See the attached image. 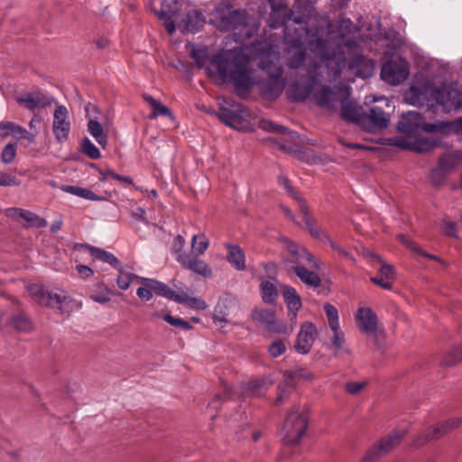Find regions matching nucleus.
Returning <instances> with one entry per match:
<instances>
[{
    "label": "nucleus",
    "mask_w": 462,
    "mask_h": 462,
    "mask_svg": "<svg viewBox=\"0 0 462 462\" xmlns=\"http://www.w3.org/2000/svg\"><path fill=\"white\" fill-rule=\"evenodd\" d=\"M208 71L223 83H232L238 94L249 91L256 83L263 97L275 100L284 89L280 53L260 42L221 51L209 59Z\"/></svg>",
    "instance_id": "1"
},
{
    "label": "nucleus",
    "mask_w": 462,
    "mask_h": 462,
    "mask_svg": "<svg viewBox=\"0 0 462 462\" xmlns=\"http://www.w3.org/2000/svg\"><path fill=\"white\" fill-rule=\"evenodd\" d=\"M271 6V27L279 28L284 25L283 57L290 69L302 67L307 58V40L311 51L317 52L321 61L333 74H339L345 68L346 59L341 46L330 51L328 42L318 32L310 33L308 27L312 14V7L308 5H293L289 11L282 3L269 0Z\"/></svg>",
    "instance_id": "2"
},
{
    "label": "nucleus",
    "mask_w": 462,
    "mask_h": 462,
    "mask_svg": "<svg viewBox=\"0 0 462 462\" xmlns=\"http://www.w3.org/2000/svg\"><path fill=\"white\" fill-rule=\"evenodd\" d=\"M213 14L221 31L238 29L245 25L247 22L246 12L241 9H233L228 2L218 4Z\"/></svg>",
    "instance_id": "3"
},
{
    "label": "nucleus",
    "mask_w": 462,
    "mask_h": 462,
    "mask_svg": "<svg viewBox=\"0 0 462 462\" xmlns=\"http://www.w3.org/2000/svg\"><path fill=\"white\" fill-rule=\"evenodd\" d=\"M434 105H439L445 112L457 111L462 107V91L453 83H442L439 87H431Z\"/></svg>",
    "instance_id": "4"
},
{
    "label": "nucleus",
    "mask_w": 462,
    "mask_h": 462,
    "mask_svg": "<svg viewBox=\"0 0 462 462\" xmlns=\"http://www.w3.org/2000/svg\"><path fill=\"white\" fill-rule=\"evenodd\" d=\"M308 427V417L305 412L292 411L284 421L282 440L285 444H299Z\"/></svg>",
    "instance_id": "5"
},
{
    "label": "nucleus",
    "mask_w": 462,
    "mask_h": 462,
    "mask_svg": "<svg viewBox=\"0 0 462 462\" xmlns=\"http://www.w3.org/2000/svg\"><path fill=\"white\" fill-rule=\"evenodd\" d=\"M319 69V67L315 64L309 69V77L306 83L299 81L291 83L287 90L288 97L291 101L303 102L313 93L315 88L321 83L323 79Z\"/></svg>",
    "instance_id": "6"
},
{
    "label": "nucleus",
    "mask_w": 462,
    "mask_h": 462,
    "mask_svg": "<svg viewBox=\"0 0 462 462\" xmlns=\"http://www.w3.org/2000/svg\"><path fill=\"white\" fill-rule=\"evenodd\" d=\"M408 434L407 430H397L391 432L385 438L379 440L373 446L363 457V462H373L378 457L387 454L389 451L398 447L402 439Z\"/></svg>",
    "instance_id": "7"
},
{
    "label": "nucleus",
    "mask_w": 462,
    "mask_h": 462,
    "mask_svg": "<svg viewBox=\"0 0 462 462\" xmlns=\"http://www.w3.org/2000/svg\"><path fill=\"white\" fill-rule=\"evenodd\" d=\"M286 250L291 258L284 259L283 263L289 271H292L293 265L303 264V261H306L310 264V267L315 271H319L321 269L320 260L316 258L304 246L290 241L286 245Z\"/></svg>",
    "instance_id": "8"
},
{
    "label": "nucleus",
    "mask_w": 462,
    "mask_h": 462,
    "mask_svg": "<svg viewBox=\"0 0 462 462\" xmlns=\"http://www.w3.org/2000/svg\"><path fill=\"white\" fill-rule=\"evenodd\" d=\"M390 113L380 105H373L364 114L361 128L366 132H375L387 128L390 123Z\"/></svg>",
    "instance_id": "9"
},
{
    "label": "nucleus",
    "mask_w": 462,
    "mask_h": 462,
    "mask_svg": "<svg viewBox=\"0 0 462 462\" xmlns=\"http://www.w3.org/2000/svg\"><path fill=\"white\" fill-rule=\"evenodd\" d=\"M361 30L355 25L350 18L341 16L337 23V37L345 47L349 50H356L359 44Z\"/></svg>",
    "instance_id": "10"
},
{
    "label": "nucleus",
    "mask_w": 462,
    "mask_h": 462,
    "mask_svg": "<svg viewBox=\"0 0 462 462\" xmlns=\"http://www.w3.org/2000/svg\"><path fill=\"white\" fill-rule=\"evenodd\" d=\"M340 88L337 86L329 87L327 85L320 86L319 88L313 90V99L320 107L329 110H337L341 100Z\"/></svg>",
    "instance_id": "11"
},
{
    "label": "nucleus",
    "mask_w": 462,
    "mask_h": 462,
    "mask_svg": "<svg viewBox=\"0 0 462 462\" xmlns=\"http://www.w3.org/2000/svg\"><path fill=\"white\" fill-rule=\"evenodd\" d=\"M30 294L35 298L39 304L51 308L62 310V304L66 301L67 297L59 293L48 291L43 286L32 284L28 288Z\"/></svg>",
    "instance_id": "12"
},
{
    "label": "nucleus",
    "mask_w": 462,
    "mask_h": 462,
    "mask_svg": "<svg viewBox=\"0 0 462 462\" xmlns=\"http://www.w3.org/2000/svg\"><path fill=\"white\" fill-rule=\"evenodd\" d=\"M409 72V66L406 62L388 61L382 67L381 79L390 85L397 86L408 78Z\"/></svg>",
    "instance_id": "13"
},
{
    "label": "nucleus",
    "mask_w": 462,
    "mask_h": 462,
    "mask_svg": "<svg viewBox=\"0 0 462 462\" xmlns=\"http://www.w3.org/2000/svg\"><path fill=\"white\" fill-rule=\"evenodd\" d=\"M318 336L316 326L312 322H304L297 334L294 349L300 355H307Z\"/></svg>",
    "instance_id": "14"
},
{
    "label": "nucleus",
    "mask_w": 462,
    "mask_h": 462,
    "mask_svg": "<svg viewBox=\"0 0 462 462\" xmlns=\"http://www.w3.org/2000/svg\"><path fill=\"white\" fill-rule=\"evenodd\" d=\"M52 132L59 143H63L69 138L70 123L68 119V110L64 106H58L54 112Z\"/></svg>",
    "instance_id": "15"
},
{
    "label": "nucleus",
    "mask_w": 462,
    "mask_h": 462,
    "mask_svg": "<svg viewBox=\"0 0 462 462\" xmlns=\"http://www.w3.org/2000/svg\"><path fill=\"white\" fill-rule=\"evenodd\" d=\"M356 321L358 328L365 334H375L378 328L376 313L369 307H361L356 313Z\"/></svg>",
    "instance_id": "16"
},
{
    "label": "nucleus",
    "mask_w": 462,
    "mask_h": 462,
    "mask_svg": "<svg viewBox=\"0 0 462 462\" xmlns=\"http://www.w3.org/2000/svg\"><path fill=\"white\" fill-rule=\"evenodd\" d=\"M304 377L310 379L312 377L311 374H303L301 370L285 371L282 375V382L278 386V393L276 403L281 404L289 395L290 390L295 386V381Z\"/></svg>",
    "instance_id": "17"
},
{
    "label": "nucleus",
    "mask_w": 462,
    "mask_h": 462,
    "mask_svg": "<svg viewBox=\"0 0 462 462\" xmlns=\"http://www.w3.org/2000/svg\"><path fill=\"white\" fill-rule=\"evenodd\" d=\"M178 263L184 269L190 270L204 278H209L212 276V271L208 264L201 260L197 254H189V255H180L178 257Z\"/></svg>",
    "instance_id": "18"
},
{
    "label": "nucleus",
    "mask_w": 462,
    "mask_h": 462,
    "mask_svg": "<svg viewBox=\"0 0 462 462\" xmlns=\"http://www.w3.org/2000/svg\"><path fill=\"white\" fill-rule=\"evenodd\" d=\"M405 99L411 106L422 107L424 106H433V99L431 97V88L428 90L427 88H422L418 86H411L405 93Z\"/></svg>",
    "instance_id": "19"
},
{
    "label": "nucleus",
    "mask_w": 462,
    "mask_h": 462,
    "mask_svg": "<svg viewBox=\"0 0 462 462\" xmlns=\"http://www.w3.org/2000/svg\"><path fill=\"white\" fill-rule=\"evenodd\" d=\"M339 104L341 105V117L345 121L355 123L361 127V121L365 114L363 106L355 101L346 100L343 97Z\"/></svg>",
    "instance_id": "20"
},
{
    "label": "nucleus",
    "mask_w": 462,
    "mask_h": 462,
    "mask_svg": "<svg viewBox=\"0 0 462 462\" xmlns=\"http://www.w3.org/2000/svg\"><path fill=\"white\" fill-rule=\"evenodd\" d=\"M348 69L356 77L367 79L374 73V64L364 55L356 54L351 59Z\"/></svg>",
    "instance_id": "21"
},
{
    "label": "nucleus",
    "mask_w": 462,
    "mask_h": 462,
    "mask_svg": "<svg viewBox=\"0 0 462 462\" xmlns=\"http://www.w3.org/2000/svg\"><path fill=\"white\" fill-rule=\"evenodd\" d=\"M176 2L172 0H163L160 10L156 13L160 20L163 21V25L169 32L172 34L176 30L174 16L177 14Z\"/></svg>",
    "instance_id": "22"
},
{
    "label": "nucleus",
    "mask_w": 462,
    "mask_h": 462,
    "mask_svg": "<svg viewBox=\"0 0 462 462\" xmlns=\"http://www.w3.org/2000/svg\"><path fill=\"white\" fill-rule=\"evenodd\" d=\"M143 285L152 288L153 292L161 297L166 298L171 301L178 303L180 291L173 290L166 283L151 278H140Z\"/></svg>",
    "instance_id": "23"
},
{
    "label": "nucleus",
    "mask_w": 462,
    "mask_h": 462,
    "mask_svg": "<svg viewBox=\"0 0 462 462\" xmlns=\"http://www.w3.org/2000/svg\"><path fill=\"white\" fill-rule=\"evenodd\" d=\"M230 107L222 106L217 112L218 118L226 125L236 127L243 120L241 106L237 103L229 104Z\"/></svg>",
    "instance_id": "24"
},
{
    "label": "nucleus",
    "mask_w": 462,
    "mask_h": 462,
    "mask_svg": "<svg viewBox=\"0 0 462 462\" xmlns=\"http://www.w3.org/2000/svg\"><path fill=\"white\" fill-rule=\"evenodd\" d=\"M171 282L176 290L180 291L178 301L179 304H186L189 307L199 310H204L207 308V303L204 300L199 297H190L189 295V290L182 282H176L174 280Z\"/></svg>",
    "instance_id": "25"
},
{
    "label": "nucleus",
    "mask_w": 462,
    "mask_h": 462,
    "mask_svg": "<svg viewBox=\"0 0 462 462\" xmlns=\"http://www.w3.org/2000/svg\"><path fill=\"white\" fill-rule=\"evenodd\" d=\"M291 272L308 288L317 289L321 285L320 276L315 271L308 270L303 264L293 265Z\"/></svg>",
    "instance_id": "26"
},
{
    "label": "nucleus",
    "mask_w": 462,
    "mask_h": 462,
    "mask_svg": "<svg viewBox=\"0 0 462 462\" xmlns=\"http://www.w3.org/2000/svg\"><path fill=\"white\" fill-rule=\"evenodd\" d=\"M395 280V272L392 265L383 263L377 274L370 278V281L384 290H392Z\"/></svg>",
    "instance_id": "27"
},
{
    "label": "nucleus",
    "mask_w": 462,
    "mask_h": 462,
    "mask_svg": "<svg viewBox=\"0 0 462 462\" xmlns=\"http://www.w3.org/2000/svg\"><path fill=\"white\" fill-rule=\"evenodd\" d=\"M282 295L289 315L296 319L297 312L301 309V299L298 291L291 285H283Z\"/></svg>",
    "instance_id": "28"
},
{
    "label": "nucleus",
    "mask_w": 462,
    "mask_h": 462,
    "mask_svg": "<svg viewBox=\"0 0 462 462\" xmlns=\"http://www.w3.org/2000/svg\"><path fill=\"white\" fill-rule=\"evenodd\" d=\"M205 23V17L198 10L188 12L181 21L182 31L185 32L196 33Z\"/></svg>",
    "instance_id": "29"
},
{
    "label": "nucleus",
    "mask_w": 462,
    "mask_h": 462,
    "mask_svg": "<svg viewBox=\"0 0 462 462\" xmlns=\"http://www.w3.org/2000/svg\"><path fill=\"white\" fill-rule=\"evenodd\" d=\"M273 383L271 375L262 376L250 381L245 388V393L252 397H260L269 390Z\"/></svg>",
    "instance_id": "30"
},
{
    "label": "nucleus",
    "mask_w": 462,
    "mask_h": 462,
    "mask_svg": "<svg viewBox=\"0 0 462 462\" xmlns=\"http://www.w3.org/2000/svg\"><path fill=\"white\" fill-rule=\"evenodd\" d=\"M421 129L427 133H458L462 131V116L455 121L427 123L421 126Z\"/></svg>",
    "instance_id": "31"
},
{
    "label": "nucleus",
    "mask_w": 462,
    "mask_h": 462,
    "mask_svg": "<svg viewBox=\"0 0 462 462\" xmlns=\"http://www.w3.org/2000/svg\"><path fill=\"white\" fill-rule=\"evenodd\" d=\"M16 101L29 110L44 108L50 105V101L40 92L27 93L23 97H17Z\"/></svg>",
    "instance_id": "32"
},
{
    "label": "nucleus",
    "mask_w": 462,
    "mask_h": 462,
    "mask_svg": "<svg viewBox=\"0 0 462 462\" xmlns=\"http://www.w3.org/2000/svg\"><path fill=\"white\" fill-rule=\"evenodd\" d=\"M461 423V420L457 418L449 419L442 423H438L431 428L427 429L431 440H437L444 435L457 429Z\"/></svg>",
    "instance_id": "33"
},
{
    "label": "nucleus",
    "mask_w": 462,
    "mask_h": 462,
    "mask_svg": "<svg viewBox=\"0 0 462 462\" xmlns=\"http://www.w3.org/2000/svg\"><path fill=\"white\" fill-rule=\"evenodd\" d=\"M227 250L226 260L233 268L237 271L245 269V255L242 248L237 245H226Z\"/></svg>",
    "instance_id": "34"
},
{
    "label": "nucleus",
    "mask_w": 462,
    "mask_h": 462,
    "mask_svg": "<svg viewBox=\"0 0 462 462\" xmlns=\"http://www.w3.org/2000/svg\"><path fill=\"white\" fill-rule=\"evenodd\" d=\"M5 313L0 315V328H4L8 323H10L18 331H30L32 328V323L31 319L23 314H18L12 319H5Z\"/></svg>",
    "instance_id": "35"
},
{
    "label": "nucleus",
    "mask_w": 462,
    "mask_h": 462,
    "mask_svg": "<svg viewBox=\"0 0 462 462\" xmlns=\"http://www.w3.org/2000/svg\"><path fill=\"white\" fill-rule=\"evenodd\" d=\"M79 246L89 252L95 259L107 263L116 268L121 265V263L116 256L108 251L87 244H80Z\"/></svg>",
    "instance_id": "36"
},
{
    "label": "nucleus",
    "mask_w": 462,
    "mask_h": 462,
    "mask_svg": "<svg viewBox=\"0 0 462 462\" xmlns=\"http://www.w3.org/2000/svg\"><path fill=\"white\" fill-rule=\"evenodd\" d=\"M333 335L330 337L331 346L334 349V356L338 358H344L350 355V349L346 345V338L344 332L337 328V330H332Z\"/></svg>",
    "instance_id": "37"
},
{
    "label": "nucleus",
    "mask_w": 462,
    "mask_h": 462,
    "mask_svg": "<svg viewBox=\"0 0 462 462\" xmlns=\"http://www.w3.org/2000/svg\"><path fill=\"white\" fill-rule=\"evenodd\" d=\"M88 131L103 149L106 148L108 134L98 120L89 118L88 122Z\"/></svg>",
    "instance_id": "38"
},
{
    "label": "nucleus",
    "mask_w": 462,
    "mask_h": 462,
    "mask_svg": "<svg viewBox=\"0 0 462 462\" xmlns=\"http://www.w3.org/2000/svg\"><path fill=\"white\" fill-rule=\"evenodd\" d=\"M302 215H303V218H304V222H305V225H306V227L308 229V231L310 232V234L311 235V236L315 239H318L319 241L320 242H324L325 240H328V235L327 233H325L324 231H322L312 220H311V217L310 216V210H309V206H308V203H306V209L303 210V209H300Z\"/></svg>",
    "instance_id": "39"
},
{
    "label": "nucleus",
    "mask_w": 462,
    "mask_h": 462,
    "mask_svg": "<svg viewBox=\"0 0 462 462\" xmlns=\"http://www.w3.org/2000/svg\"><path fill=\"white\" fill-rule=\"evenodd\" d=\"M260 293L264 303L273 305L276 303L279 292L276 285L272 281H262L260 284Z\"/></svg>",
    "instance_id": "40"
},
{
    "label": "nucleus",
    "mask_w": 462,
    "mask_h": 462,
    "mask_svg": "<svg viewBox=\"0 0 462 462\" xmlns=\"http://www.w3.org/2000/svg\"><path fill=\"white\" fill-rule=\"evenodd\" d=\"M61 189L64 192L75 195L79 198H82L91 201H101L104 199L94 193L91 189L87 188H81L79 186H63Z\"/></svg>",
    "instance_id": "41"
},
{
    "label": "nucleus",
    "mask_w": 462,
    "mask_h": 462,
    "mask_svg": "<svg viewBox=\"0 0 462 462\" xmlns=\"http://www.w3.org/2000/svg\"><path fill=\"white\" fill-rule=\"evenodd\" d=\"M277 182L291 198H293L298 202L300 209H306L307 201L297 193L294 188L291 185L290 180L287 176L282 174L279 175L277 178Z\"/></svg>",
    "instance_id": "42"
},
{
    "label": "nucleus",
    "mask_w": 462,
    "mask_h": 462,
    "mask_svg": "<svg viewBox=\"0 0 462 462\" xmlns=\"http://www.w3.org/2000/svg\"><path fill=\"white\" fill-rule=\"evenodd\" d=\"M439 142L429 137H416L411 141V151L416 152H428L438 146Z\"/></svg>",
    "instance_id": "43"
},
{
    "label": "nucleus",
    "mask_w": 462,
    "mask_h": 462,
    "mask_svg": "<svg viewBox=\"0 0 462 462\" xmlns=\"http://www.w3.org/2000/svg\"><path fill=\"white\" fill-rule=\"evenodd\" d=\"M274 310L270 309H255L251 313L252 319L261 325L264 326L266 328L267 326L270 324L271 320L273 319V316L275 315Z\"/></svg>",
    "instance_id": "44"
},
{
    "label": "nucleus",
    "mask_w": 462,
    "mask_h": 462,
    "mask_svg": "<svg viewBox=\"0 0 462 462\" xmlns=\"http://www.w3.org/2000/svg\"><path fill=\"white\" fill-rule=\"evenodd\" d=\"M418 113L411 111L408 112L406 115H402V120L399 121V130L407 134H412L416 130L417 125L410 122V120L412 119L416 121L418 119Z\"/></svg>",
    "instance_id": "45"
},
{
    "label": "nucleus",
    "mask_w": 462,
    "mask_h": 462,
    "mask_svg": "<svg viewBox=\"0 0 462 462\" xmlns=\"http://www.w3.org/2000/svg\"><path fill=\"white\" fill-rule=\"evenodd\" d=\"M190 47V57L195 60L198 68H204L208 60V52L206 47H197L193 43L189 44Z\"/></svg>",
    "instance_id": "46"
},
{
    "label": "nucleus",
    "mask_w": 462,
    "mask_h": 462,
    "mask_svg": "<svg viewBox=\"0 0 462 462\" xmlns=\"http://www.w3.org/2000/svg\"><path fill=\"white\" fill-rule=\"evenodd\" d=\"M300 158L310 165L324 164L328 162V156L319 154L311 149L301 151Z\"/></svg>",
    "instance_id": "47"
},
{
    "label": "nucleus",
    "mask_w": 462,
    "mask_h": 462,
    "mask_svg": "<svg viewBox=\"0 0 462 462\" xmlns=\"http://www.w3.org/2000/svg\"><path fill=\"white\" fill-rule=\"evenodd\" d=\"M22 219L26 222L27 227L41 228L47 226V221L43 217L27 209H24Z\"/></svg>",
    "instance_id": "48"
},
{
    "label": "nucleus",
    "mask_w": 462,
    "mask_h": 462,
    "mask_svg": "<svg viewBox=\"0 0 462 462\" xmlns=\"http://www.w3.org/2000/svg\"><path fill=\"white\" fill-rule=\"evenodd\" d=\"M323 309L330 329L337 330V328H340L337 309L330 303H325Z\"/></svg>",
    "instance_id": "49"
},
{
    "label": "nucleus",
    "mask_w": 462,
    "mask_h": 462,
    "mask_svg": "<svg viewBox=\"0 0 462 462\" xmlns=\"http://www.w3.org/2000/svg\"><path fill=\"white\" fill-rule=\"evenodd\" d=\"M80 152L90 159L97 160L101 157L99 149L91 142L88 137H84L79 144Z\"/></svg>",
    "instance_id": "50"
},
{
    "label": "nucleus",
    "mask_w": 462,
    "mask_h": 462,
    "mask_svg": "<svg viewBox=\"0 0 462 462\" xmlns=\"http://www.w3.org/2000/svg\"><path fill=\"white\" fill-rule=\"evenodd\" d=\"M266 329L271 333L278 335H286L291 331L288 324L279 319L276 314L273 316V319L271 320Z\"/></svg>",
    "instance_id": "51"
},
{
    "label": "nucleus",
    "mask_w": 462,
    "mask_h": 462,
    "mask_svg": "<svg viewBox=\"0 0 462 462\" xmlns=\"http://www.w3.org/2000/svg\"><path fill=\"white\" fill-rule=\"evenodd\" d=\"M208 246V239L204 235H194L191 240L192 251L190 254L201 255Z\"/></svg>",
    "instance_id": "52"
},
{
    "label": "nucleus",
    "mask_w": 462,
    "mask_h": 462,
    "mask_svg": "<svg viewBox=\"0 0 462 462\" xmlns=\"http://www.w3.org/2000/svg\"><path fill=\"white\" fill-rule=\"evenodd\" d=\"M156 317H159V318H162L164 321H166L167 323L171 324V326L173 327H176V328H180V329L182 330H190L193 328L192 325L187 321V320H184L180 318H176V317H173L172 315H171L170 313H165L162 316H160L159 314H154Z\"/></svg>",
    "instance_id": "53"
},
{
    "label": "nucleus",
    "mask_w": 462,
    "mask_h": 462,
    "mask_svg": "<svg viewBox=\"0 0 462 462\" xmlns=\"http://www.w3.org/2000/svg\"><path fill=\"white\" fill-rule=\"evenodd\" d=\"M125 268L126 267L123 266L122 264L117 267L119 274L117 276L116 282L118 287L123 291H125L129 288L132 278L135 277L134 274L125 272Z\"/></svg>",
    "instance_id": "54"
},
{
    "label": "nucleus",
    "mask_w": 462,
    "mask_h": 462,
    "mask_svg": "<svg viewBox=\"0 0 462 462\" xmlns=\"http://www.w3.org/2000/svg\"><path fill=\"white\" fill-rule=\"evenodd\" d=\"M152 108V112L148 116L151 120L155 119L160 116L170 117L172 120L174 119L173 114L169 107L163 105L160 100H158Z\"/></svg>",
    "instance_id": "55"
},
{
    "label": "nucleus",
    "mask_w": 462,
    "mask_h": 462,
    "mask_svg": "<svg viewBox=\"0 0 462 462\" xmlns=\"http://www.w3.org/2000/svg\"><path fill=\"white\" fill-rule=\"evenodd\" d=\"M444 159H440L439 167L433 169L430 171V180L433 185L438 186L443 183L445 180V171L447 170L444 166Z\"/></svg>",
    "instance_id": "56"
},
{
    "label": "nucleus",
    "mask_w": 462,
    "mask_h": 462,
    "mask_svg": "<svg viewBox=\"0 0 462 462\" xmlns=\"http://www.w3.org/2000/svg\"><path fill=\"white\" fill-rule=\"evenodd\" d=\"M267 351L271 357L277 358L285 353L286 344L282 339L274 340L269 345Z\"/></svg>",
    "instance_id": "57"
},
{
    "label": "nucleus",
    "mask_w": 462,
    "mask_h": 462,
    "mask_svg": "<svg viewBox=\"0 0 462 462\" xmlns=\"http://www.w3.org/2000/svg\"><path fill=\"white\" fill-rule=\"evenodd\" d=\"M16 152V143L6 144L1 152V161L5 164L11 163L15 158Z\"/></svg>",
    "instance_id": "58"
},
{
    "label": "nucleus",
    "mask_w": 462,
    "mask_h": 462,
    "mask_svg": "<svg viewBox=\"0 0 462 462\" xmlns=\"http://www.w3.org/2000/svg\"><path fill=\"white\" fill-rule=\"evenodd\" d=\"M185 245V239L182 236L178 235L173 241L172 246V254L175 257V260L178 262V257L180 255H189V253L183 250Z\"/></svg>",
    "instance_id": "59"
},
{
    "label": "nucleus",
    "mask_w": 462,
    "mask_h": 462,
    "mask_svg": "<svg viewBox=\"0 0 462 462\" xmlns=\"http://www.w3.org/2000/svg\"><path fill=\"white\" fill-rule=\"evenodd\" d=\"M323 244L329 245L330 248L337 252L338 254L346 257V259L350 260L353 263H356V258L350 253L346 251L342 246H340L335 241H333L329 237V236H328V240H325Z\"/></svg>",
    "instance_id": "60"
},
{
    "label": "nucleus",
    "mask_w": 462,
    "mask_h": 462,
    "mask_svg": "<svg viewBox=\"0 0 462 462\" xmlns=\"http://www.w3.org/2000/svg\"><path fill=\"white\" fill-rule=\"evenodd\" d=\"M21 181L14 176L5 173L0 172V186L2 187H17L19 186Z\"/></svg>",
    "instance_id": "61"
},
{
    "label": "nucleus",
    "mask_w": 462,
    "mask_h": 462,
    "mask_svg": "<svg viewBox=\"0 0 462 462\" xmlns=\"http://www.w3.org/2000/svg\"><path fill=\"white\" fill-rule=\"evenodd\" d=\"M16 127L18 125L13 122H1L0 123V135L1 136H8V135H16Z\"/></svg>",
    "instance_id": "62"
},
{
    "label": "nucleus",
    "mask_w": 462,
    "mask_h": 462,
    "mask_svg": "<svg viewBox=\"0 0 462 462\" xmlns=\"http://www.w3.org/2000/svg\"><path fill=\"white\" fill-rule=\"evenodd\" d=\"M430 435L427 431V430L423 432L419 433L416 435L411 442V447L414 448H420L424 445H426L428 442L432 441L431 439H430Z\"/></svg>",
    "instance_id": "63"
},
{
    "label": "nucleus",
    "mask_w": 462,
    "mask_h": 462,
    "mask_svg": "<svg viewBox=\"0 0 462 462\" xmlns=\"http://www.w3.org/2000/svg\"><path fill=\"white\" fill-rule=\"evenodd\" d=\"M152 288H150L147 285H143V287H139L137 289L136 294L142 300L148 301L152 299Z\"/></svg>",
    "instance_id": "64"
}]
</instances>
